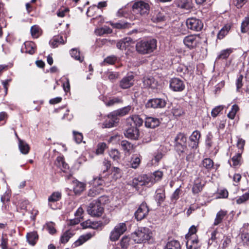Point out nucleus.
<instances>
[{
    "instance_id": "nucleus-1",
    "label": "nucleus",
    "mask_w": 249,
    "mask_h": 249,
    "mask_svg": "<svg viewBox=\"0 0 249 249\" xmlns=\"http://www.w3.org/2000/svg\"><path fill=\"white\" fill-rule=\"evenodd\" d=\"M187 137L184 133H178L174 139V148L178 154L182 158L186 157L188 161L193 160L194 154L186 145Z\"/></svg>"
},
{
    "instance_id": "nucleus-2",
    "label": "nucleus",
    "mask_w": 249,
    "mask_h": 249,
    "mask_svg": "<svg viewBox=\"0 0 249 249\" xmlns=\"http://www.w3.org/2000/svg\"><path fill=\"white\" fill-rule=\"evenodd\" d=\"M157 43V40L154 38L142 40L136 43V51L142 54H149L156 49Z\"/></svg>"
},
{
    "instance_id": "nucleus-3",
    "label": "nucleus",
    "mask_w": 249,
    "mask_h": 249,
    "mask_svg": "<svg viewBox=\"0 0 249 249\" xmlns=\"http://www.w3.org/2000/svg\"><path fill=\"white\" fill-rule=\"evenodd\" d=\"M107 200V196H102L97 200L93 201L87 207V211L88 214L94 217L101 216L104 210L102 204L105 203Z\"/></svg>"
},
{
    "instance_id": "nucleus-4",
    "label": "nucleus",
    "mask_w": 249,
    "mask_h": 249,
    "mask_svg": "<svg viewBox=\"0 0 249 249\" xmlns=\"http://www.w3.org/2000/svg\"><path fill=\"white\" fill-rule=\"evenodd\" d=\"M152 236V233L149 229L143 228L132 234L134 242L139 244L148 241Z\"/></svg>"
},
{
    "instance_id": "nucleus-5",
    "label": "nucleus",
    "mask_w": 249,
    "mask_h": 249,
    "mask_svg": "<svg viewBox=\"0 0 249 249\" xmlns=\"http://www.w3.org/2000/svg\"><path fill=\"white\" fill-rule=\"evenodd\" d=\"M132 8L135 13L139 14L142 16H145L149 14L150 5L147 2L139 0L134 3Z\"/></svg>"
},
{
    "instance_id": "nucleus-6",
    "label": "nucleus",
    "mask_w": 249,
    "mask_h": 249,
    "mask_svg": "<svg viewBox=\"0 0 249 249\" xmlns=\"http://www.w3.org/2000/svg\"><path fill=\"white\" fill-rule=\"evenodd\" d=\"M126 230L127 226L125 223H120L117 224L110 233V240L112 242L117 241Z\"/></svg>"
},
{
    "instance_id": "nucleus-7",
    "label": "nucleus",
    "mask_w": 249,
    "mask_h": 249,
    "mask_svg": "<svg viewBox=\"0 0 249 249\" xmlns=\"http://www.w3.org/2000/svg\"><path fill=\"white\" fill-rule=\"evenodd\" d=\"M200 41V39L199 37L195 35L187 36L183 39L184 45L190 50L194 49L197 47Z\"/></svg>"
},
{
    "instance_id": "nucleus-8",
    "label": "nucleus",
    "mask_w": 249,
    "mask_h": 249,
    "mask_svg": "<svg viewBox=\"0 0 249 249\" xmlns=\"http://www.w3.org/2000/svg\"><path fill=\"white\" fill-rule=\"evenodd\" d=\"M186 24L187 28L190 30L199 31L203 27L202 21L196 18H189L186 20Z\"/></svg>"
},
{
    "instance_id": "nucleus-9",
    "label": "nucleus",
    "mask_w": 249,
    "mask_h": 249,
    "mask_svg": "<svg viewBox=\"0 0 249 249\" xmlns=\"http://www.w3.org/2000/svg\"><path fill=\"white\" fill-rule=\"evenodd\" d=\"M166 101L162 98H153L148 100L145 104V107L147 108H160L165 107Z\"/></svg>"
},
{
    "instance_id": "nucleus-10",
    "label": "nucleus",
    "mask_w": 249,
    "mask_h": 249,
    "mask_svg": "<svg viewBox=\"0 0 249 249\" xmlns=\"http://www.w3.org/2000/svg\"><path fill=\"white\" fill-rule=\"evenodd\" d=\"M124 134L125 137L131 140H138L140 136L139 129L131 123L130 126L125 130Z\"/></svg>"
},
{
    "instance_id": "nucleus-11",
    "label": "nucleus",
    "mask_w": 249,
    "mask_h": 249,
    "mask_svg": "<svg viewBox=\"0 0 249 249\" xmlns=\"http://www.w3.org/2000/svg\"><path fill=\"white\" fill-rule=\"evenodd\" d=\"M149 209L145 202H142L135 213V216L138 221H140L147 215Z\"/></svg>"
},
{
    "instance_id": "nucleus-12",
    "label": "nucleus",
    "mask_w": 249,
    "mask_h": 249,
    "mask_svg": "<svg viewBox=\"0 0 249 249\" xmlns=\"http://www.w3.org/2000/svg\"><path fill=\"white\" fill-rule=\"evenodd\" d=\"M170 88L174 91H181L184 89L185 85L181 80L174 78L170 80Z\"/></svg>"
},
{
    "instance_id": "nucleus-13",
    "label": "nucleus",
    "mask_w": 249,
    "mask_h": 249,
    "mask_svg": "<svg viewBox=\"0 0 249 249\" xmlns=\"http://www.w3.org/2000/svg\"><path fill=\"white\" fill-rule=\"evenodd\" d=\"M186 247L187 249H198L201 246L197 235L186 237Z\"/></svg>"
},
{
    "instance_id": "nucleus-14",
    "label": "nucleus",
    "mask_w": 249,
    "mask_h": 249,
    "mask_svg": "<svg viewBox=\"0 0 249 249\" xmlns=\"http://www.w3.org/2000/svg\"><path fill=\"white\" fill-rule=\"evenodd\" d=\"M150 181V179L149 178L148 176L143 175L134 178L132 181V185L134 187H137L138 186L147 185Z\"/></svg>"
},
{
    "instance_id": "nucleus-15",
    "label": "nucleus",
    "mask_w": 249,
    "mask_h": 249,
    "mask_svg": "<svg viewBox=\"0 0 249 249\" xmlns=\"http://www.w3.org/2000/svg\"><path fill=\"white\" fill-rule=\"evenodd\" d=\"M134 76L133 75H127L124 77L120 82V86L123 89L130 88L134 84Z\"/></svg>"
},
{
    "instance_id": "nucleus-16",
    "label": "nucleus",
    "mask_w": 249,
    "mask_h": 249,
    "mask_svg": "<svg viewBox=\"0 0 249 249\" xmlns=\"http://www.w3.org/2000/svg\"><path fill=\"white\" fill-rule=\"evenodd\" d=\"M160 124V120L156 118L146 117L145 121V125L146 127L154 128L158 126Z\"/></svg>"
},
{
    "instance_id": "nucleus-17",
    "label": "nucleus",
    "mask_w": 249,
    "mask_h": 249,
    "mask_svg": "<svg viewBox=\"0 0 249 249\" xmlns=\"http://www.w3.org/2000/svg\"><path fill=\"white\" fill-rule=\"evenodd\" d=\"M107 117L109 120L106 121L103 124L104 127L105 128H111L113 127L116 124L119 122V118L117 116H112L111 112L107 115Z\"/></svg>"
},
{
    "instance_id": "nucleus-18",
    "label": "nucleus",
    "mask_w": 249,
    "mask_h": 249,
    "mask_svg": "<svg viewBox=\"0 0 249 249\" xmlns=\"http://www.w3.org/2000/svg\"><path fill=\"white\" fill-rule=\"evenodd\" d=\"M131 107L127 106L124 107L114 110L111 112V115L114 116L123 117L128 114L131 110Z\"/></svg>"
},
{
    "instance_id": "nucleus-19",
    "label": "nucleus",
    "mask_w": 249,
    "mask_h": 249,
    "mask_svg": "<svg viewBox=\"0 0 249 249\" xmlns=\"http://www.w3.org/2000/svg\"><path fill=\"white\" fill-rule=\"evenodd\" d=\"M165 15L163 11H155L152 16L151 20L155 23L162 22L165 20Z\"/></svg>"
},
{
    "instance_id": "nucleus-20",
    "label": "nucleus",
    "mask_w": 249,
    "mask_h": 249,
    "mask_svg": "<svg viewBox=\"0 0 249 249\" xmlns=\"http://www.w3.org/2000/svg\"><path fill=\"white\" fill-rule=\"evenodd\" d=\"M132 39L130 37H126L120 40L117 43V47L120 50H125L132 43Z\"/></svg>"
},
{
    "instance_id": "nucleus-21",
    "label": "nucleus",
    "mask_w": 249,
    "mask_h": 249,
    "mask_svg": "<svg viewBox=\"0 0 249 249\" xmlns=\"http://www.w3.org/2000/svg\"><path fill=\"white\" fill-rule=\"evenodd\" d=\"M54 164L57 167L60 168L63 172H66V170L69 168V165L65 162L64 158L63 157L59 156L57 157Z\"/></svg>"
},
{
    "instance_id": "nucleus-22",
    "label": "nucleus",
    "mask_w": 249,
    "mask_h": 249,
    "mask_svg": "<svg viewBox=\"0 0 249 249\" xmlns=\"http://www.w3.org/2000/svg\"><path fill=\"white\" fill-rule=\"evenodd\" d=\"M120 145L125 153L130 154L134 148L133 144L126 140L121 141Z\"/></svg>"
},
{
    "instance_id": "nucleus-23",
    "label": "nucleus",
    "mask_w": 249,
    "mask_h": 249,
    "mask_svg": "<svg viewBox=\"0 0 249 249\" xmlns=\"http://www.w3.org/2000/svg\"><path fill=\"white\" fill-rule=\"evenodd\" d=\"M24 48L25 49V52L30 54H33L36 50V45L35 43L32 41H26L24 43Z\"/></svg>"
},
{
    "instance_id": "nucleus-24",
    "label": "nucleus",
    "mask_w": 249,
    "mask_h": 249,
    "mask_svg": "<svg viewBox=\"0 0 249 249\" xmlns=\"http://www.w3.org/2000/svg\"><path fill=\"white\" fill-rule=\"evenodd\" d=\"M204 184H202L199 179L195 180L194 185L192 187V192L193 194H197L201 192Z\"/></svg>"
},
{
    "instance_id": "nucleus-25",
    "label": "nucleus",
    "mask_w": 249,
    "mask_h": 249,
    "mask_svg": "<svg viewBox=\"0 0 249 249\" xmlns=\"http://www.w3.org/2000/svg\"><path fill=\"white\" fill-rule=\"evenodd\" d=\"M128 123H131L133 125L138 127H140L143 124V120L138 115H133L128 119Z\"/></svg>"
},
{
    "instance_id": "nucleus-26",
    "label": "nucleus",
    "mask_w": 249,
    "mask_h": 249,
    "mask_svg": "<svg viewBox=\"0 0 249 249\" xmlns=\"http://www.w3.org/2000/svg\"><path fill=\"white\" fill-rule=\"evenodd\" d=\"M143 83L146 88L154 89L157 86V82L152 77H145L143 78Z\"/></svg>"
},
{
    "instance_id": "nucleus-27",
    "label": "nucleus",
    "mask_w": 249,
    "mask_h": 249,
    "mask_svg": "<svg viewBox=\"0 0 249 249\" xmlns=\"http://www.w3.org/2000/svg\"><path fill=\"white\" fill-rule=\"evenodd\" d=\"M66 41H65L62 36H54L50 41V44L53 48L57 47L58 46L61 44H64L65 43Z\"/></svg>"
},
{
    "instance_id": "nucleus-28",
    "label": "nucleus",
    "mask_w": 249,
    "mask_h": 249,
    "mask_svg": "<svg viewBox=\"0 0 249 249\" xmlns=\"http://www.w3.org/2000/svg\"><path fill=\"white\" fill-rule=\"evenodd\" d=\"M26 237L28 243L30 245L34 246L38 240V236L36 231H33L28 233Z\"/></svg>"
},
{
    "instance_id": "nucleus-29",
    "label": "nucleus",
    "mask_w": 249,
    "mask_h": 249,
    "mask_svg": "<svg viewBox=\"0 0 249 249\" xmlns=\"http://www.w3.org/2000/svg\"><path fill=\"white\" fill-rule=\"evenodd\" d=\"M18 147L20 151L23 154H27L29 152V145L20 138H18Z\"/></svg>"
},
{
    "instance_id": "nucleus-30",
    "label": "nucleus",
    "mask_w": 249,
    "mask_h": 249,
    "mask_svg": "<svg viewBox=\"0 0 249 249\" xmlns=\"http://www.w3.org/2000/svg\"><path fill=\"white\" fill-rule=\"evenodd\" d=\"M92 235L90 233H88L84 235H82L80 236L78 240H77L74 243V245L75 247L79 246L82 245L84 243L86 242L87 240L91 238Z\"/></svg>"
},
{
    "instance_id": "nucleus-31",
    "label": "nucleus",
    "mask_w": 249,
    "mask_h": 249,
    "mask_svg": "<svg viewBox=\"0 0 249 249\" xmlns=\"http://www.w3.org/2000/svg\"><path fill=\"white\" fill-rule=\"evenodd\" d=\"M165 198V195L164 191L161 189L157 190L155 196V199L157 201L159 206L164 201Z\"/></svg>"
},
{
    "instance_id": "nucleus-32",
    "label": "nucleus",
    "mask_w": 249,
    "mask_h": 249,
    "mask_svg": "<svg viewBox=\"0 0 249 249\" xmlns=\"http://www.w3.org/2000/svg\"><path fill=\"white\" fill-rule=\"evenodd\" d=\"M164 249H181L180 243L176 240L168 241Z\"/></svg>"
},
{
    "instance_id": "nucleus-33",
    "label": "nucleus",
    "mask_w": 249,
    "mask_h": 249,
    "mask_svg": "<svg viewBox=\"0 0 249 249\" xmlns=\"http://www.w3.org/2000/svg\"><path fill=\"white\" fill-rule=\"evenodd\" d=\"M201 165L208 171H209L213 168L214 163L210 158H205L202 161Z\"/></svg>"
},
{
    "instance_id": "nucleus-34",
    "label": "nucleus",
    "mask_w": 249,
    "mask_h": 249,
    "mask_svg": "<svg viewBox=\"0 0 249 249\" xmlns=\"http://www.w3.org/2000/svg\"><path fill=\"white\" fill-rule=\"evenodd\" d=\"M177 6L183 9H189L191 6L189 0H178L176 2Z\"/></svg>"
},
{
    "instance_id": "nucleus-35",
    "label": "nucleus",
    "mask_w": 249,
    "mask_h": 249,
    "mask_svg": "<svg viewBox=\"0 0 249 249\" xmlns=\"http://www.w3.org/2000/svg\"><path fill=\"white\" fill-rule=\"evenodd\" d=\"M227 214V212L224 211H220L218 212L215 218L213 225L216 226L221 223L224 217Z\"/></svg>"
},
{
    "instance_id": "nucleus-36",
    "label": "nucleus",
    "mask_w": 249,
    "mask_h": 249,
    "mask_svg": "<svg viewBox=\"0 0 249 249\" xmlns=\"http://www.w3.org/2000/svg\"><path fill=\"white\" fill-rule=\"evenodd\" d=\"M232 52V51L231 49H227L222 50L220 52L219 54L217 56L216 59H226L229 57Z\"/></svg>"
},
{
    "instance_id": "nucleus-37",
    "label": "nucleus",
    "mask_w": 249,
    "mask_h": 249,
    "mask_svg": "<svg viewBox=\"0 0 249 249\" xmlns=\"http://www.w3.org/2000/svg\"><path fill=\"white\" fill-rule=\"evenodd\" d=\"M107 6V1H104L99 2L97 5H93L92 6H90L87 10V14L88 16L91 17L92 15L90 14V11L93 10L95 7H97L98 9H101L102 8L106 7Z\"/></svg>"
},
{
    "instance_id": "nucleus-38",
    "label": "nucleus",
    "mask_w": 249,
    "mask_h": 249,
    "mask_svg": "<svg viewBox=\"0 0 249 249\" xmlns=\"http://www.w3.org/2000/svg\"><path fill=\"white\" fill-rule=\"evenodd\" d=\"M103 190L101 188L94 187L90 189L88 193V196L90 197H95L100 195Z\"/></svg>"
},
{
    "instance_id": "nucleus-39",
    "label": "nucleus",
    "mask_w": 249,
    "mask_h": 249,
    "mask_svg": "<svg viewBox=\"0 0 249 249\" xmlns=\"http://www.w3.org/2000/svg\"><path fill=\"white\" fill-rule=\"evenodd\" d=\"M74 183L76 185L73 187V191L75 194H79L84 190L85 188V184L84 183L77 180Z\"/></svg>"
},
{
    "instance_id": "nucleus-40",
    "label": "nucleus",
    "mask_w": 249,
    "mask_h": 249,
    "mask_svg": "<svg viewBox=\"0 0 249 249\" xmlns=\"http://www.w3.org/2000/svg\"><path fill=\"white\" fill-rule=\"evenodd\" d=\"M71 57L74 58L76 60H79L80 62H82L84 57L80 55L79 51L76 49H72L70 52Z\"/></svg>"
},
{
    "instance_id": "nucleus-41",
    "label": "nucleus",
    "mask_w": 249,
    "mask_h": 249,
    "mask_svg": "<svg viewBox=\"0 0 249 249\" xmlns=\"http://www.w3.org/2000/svg\"><path fill=\"white\" fill-rule=\"evenodd\" d=\"M106 174L104 175L103 173L99 175L98 177L93 178V183L94 185L101 186L104 183V178H105Z\"/></svg>"
},
{
    "instance_id": "nucleus-42",
    "label": "nucleus",
    "mask_w": 249,
    "mask_h": 249,
    "mask_svg": "<svg viewBox=\"0 0 249 249\" xmlns=\"http://www.w3.org/2000/svg\"><path fill=\"white\" fill-rule=\"evenodd\" d=\"M72 235L73 234L70 230L66 231L61 237V243L62 244L66 243L67 242H68L70 238L72 236Z\"/></svg>"
},
{
    "instance_id": "nucleus-43",
    "label": "nucleus",
    "mask_w": 249,
    "mask_h": 249,
    "mask_svg": "<svg viewBox=\"0 0 249 249\" xmlns=\"http://www.w3.org/2000/svg\"><path fill=\"white\" fill-rule=\"evenodd\" d=\"M61 198V193L59 192L53 193L49 197V202H55L59 201Z\"/></svg>"
},
{
    "instance_id": "nucleus-44",
    "label": "nucleus",
    "mask_w": 249,
    "mask_h": 249,
    "mask_svg": "<svg viewBox=\"0 0 249 249\" xmlns=\"http://www.w3.org/2000/svg\"><path fill=\"white\" fill-rule=\"evenodd\" d=\"M123 100L118 97H114L110 99L108 102L106 103V105L107 107L112 106L115 104L122 103Z\"/></svg>"
},
{
    "instance_id": "nucleus-45",
    "label": "nucleus",
    "mask_w": 249,
    "mask_h": 249,
    "mask_svg": "<svg viewBox=\"0 0 249 249\" xmlns=\"http://www.w3.org/2000/svg\"><path fill=\"white\" fill-rule=\"evenodd\" d=\"M230 29V26H228V25L225 26L219 32V33L217 35V38L219 39H222L228 34Z\"/></svg>"
},
{
    "instance_id": "nucleus-46",
    "label": "nucleus",
    "mask_w": 249,
    "mask_h": 249,
    "mask_svg": "<svg viewBox=\"0 0 249 249\" xmlns=\"http://www.w3.org/2000/svg\"><path fill=\"white\" fill-rule=\"evenodd\" d=\"M249 18L248 17H246L244 21H243L241 26V31L243 33L247 32L249 30Z\"/></svg>"
},
{
    "instance_id": "nucleus-47",
    "label": "nucleus",
    "mask_w": 249,
    "mask_h": 249,
    "mask_svg": "<svg viewBox=\"0 0 249 249\" xmlns=\"http://www.w3.org/2000/svg\"><path fill=\"white\" fill-rule=\"evenodd\" d=\"M172 113L174 116L180 117L184 114V111L180 106H177L173 108Z\"/></svg>"
},
{
    "instance_id": "nucleus-48",
    "label": "nucleus",
    "mask_w": 249,
    "mask_h": 249,
    "mask_svg": "<svg viewBox=\"0 0 249 249\" xmlns=\"http://www.w3.org/2000/svg\"><path fill=\"white\" fill-rule=\"evenodd\" d=\"M110 157L114 160L118 161L120 159V153L117 149H112L109 153Z\"/></svg>"
},
{
    "instance_id": "nucleus-49",
    "label": "nucleus",
    "mask_w": 249,
    "mask_h": 249,
    "mask_svg": "<svg viewBox=\"0 0 249 249\" xmlns=\"http://www.w3.org/2000/svg\"><path fill=\"white\" fill-rule=\"evenodd\" d=\"M181 190L180 188H178L174 191L171 196V202L175 203L177 200L179 198Z\"/></svg>"
},
{
    "instance_id": "nucleus-50",
    "label": "nucleus",
    "mask_w": 249,
    "mask_h": 249,
    "mask_svg": "<svg viewBox=\"0 0 249 249\" xmlns=\"http://www.w3.org/2000/svg\"><path fill=\"white\" fill-rule=\"evenodd\" d=\"M241 158V154L238 152L235 156H234L231 160L232 161V166L236 167L240 164V160Z\"/></svg>"
},
{
    "instance_id": "nucleus-51",
    "label": "nucleus",
    "mask_w": 249,
    "mask_h": 249,
    "mask_svg": "<svg viewBox=\"0 0 249 249\" xmlns=\"http://www.w3.org/2000/svg\"><path fill=\"white\" fill-rule=\"evenodd\" d=\"M239 110V107L237 105H234L232 106V108L230 112L228 114V117L231 119H233L235 114Z\"/></svg>"
},
{
    "instance_id": "nucleus-52",
    "label": "nucleus",
    "mask_w": 249,
    "mask_h": 249,
    "mask_svg": "<svg viewBox=\"0 0 249 249\" xmlns=\"http://www.w3.org/2000/svg\"><path fill=\"white\" fill-rule=\"evenodd\" d=\"M141 160L140 158L136 156H134L131 160V167L136 169L140 165Z\"/></svg>"
},
{
    "instance_id": "nucleus-53",
    "label": "nucleus",
    "mask_w": 249,
    "mask_h": 249,
    "mask_svg": "<svg viewBox=\"0 0 249 249\" xmlns=\"http://www.w3.org/2000/svg\"><path fill=\"white\" fill-rule=\"evenodd\" d=\"M130 238L127 236H124L120 241V246L122 248L126 249L129 245Z\"/></svg>"
},
{
    "instance_id": "nucleus-54",
    "label": "nucleus",
    "mask_w": 249,
    "mask_h": 249,
    "mask_svg": "<svg viewBox=\"0 0 249 249\" xmlns=\"http://www.w3.org/2000/svg\"><path fill=\"white\" fill-rule=\"evenodd\" d=\"M200 136L201 134L200 132L197 130H196L193 132V133L190 137L189 139L190 141L199 142Z\"/></svg>"
},
{
    "instance_id": "nucleus-55",
    "label": "nucleus",
    "mask_w": 249,
    "mask_h": 249,
    "mask_svg": "<svg viewBox=\"0 0 249 249\" xmlns=\"http://www.w3.org/2000/svg\"><path fill=\"white\" fill-rule=\"evenodd\" d=\"M55 224L53 222H50L46 224V229L50 234H54L56 231L54 228Z\"/></svg>"
},
{
    "instance_id": "nucleus-56",
    "label": "nucleus",
    "mask_w": 249,
    "mask_h": 249,
    "mask_svg": "<svg viewBox=\"0 0 249 249\" xmlns=\"http://www.w3.org/2000/svg\"><path fill=\"white\" fill-rule=\"evenodd\" d=\"M249 199V193L247 192L244 195L240 196L236 200V203L238 204H241Z\"/></svg>"
},
{
    "instance_id": "nucleus-57",
    "label": "nucleus",
    "mask_w": 249,
    "mask_h": 249,
    "mask_svg": "<svg viewBox=\"0 0 249 249\" xmlns=\"http://www.w3.org/2000/svg\"><path fill=\"white\" fill-rule=\"evenodd\" d=\"M73 134L76 142L80 143L83 140L82 134L75 131H73Z\"/></svg>"
},
{
    "instance_id": "nucleus-58",
    "label": "nucleus",
    "mask_w": 249,
    "mask_h": 249,
    "mask_svg": "<svg viewBox=\"0 0 249 249\" xmlns=\"http://www.w3.org/2000/svg\"><path fill=\"white\" fill-rule=\"evenodd\" d=\"M106 147L107 145L104 142L99 143L96 149V154L98 155L103 154Z\"/></svg>"
},
{
    "instance_id": "nucleus-59",
    "label": "nucleus",
    "mask_w": 249,
    "mask_h": 249,
    "mask_svg": "<svg viewBox=\"0 0 249 249\" xmlns=\"http://www.w3.org/2000/svg\"><path fill=\"white\" fill-rule=\"evenodd\" d=\"M32 36L34 37H37L39 36V28L37 26H33L31 28Z\"/></svg>"
},
{
    "instance_id": "nucleus-60",
    "label": "nucleus",
    "mask_w": 249,
    "mask_h": 249,
    "mask_svg": "<svg viewBox=\"0 0 249 249\" xmlns=\"http://www.w3.org/2000/svg\"><path fill=\"white\" fill-rule=\"evenodd\" d=\"M117 57L114 55L109 56L104 60V62L109 64H114L117 61Z\"/></svg>"
},
{
    "instance_id": "nucleus-61",
    "label": "nucleus",
    "mask_w": 249,
    "mask_h": 249,
    "mask_svg": "<svg viewBox=\"0 0 249 249\" xmlns=\"http://www.w3.org/2000/svg\"><path fill=\"white\" fill-rule=\"evenodd\" d=\"M197 231V230L196 229V227L194 225L192 226L189 230L188 233L186 235V237H189L191 236H193L194 235H196V233Z\"/></svg>"
},
{
    "instance_id": "nucleus-62",
    "label": "nucleus",
    "mask_w": 249,
    "mask_h": 249,
    "mask_svg": "<svg viewBox=\"0 0 249 249\" xmlns=\"http://www.w3.org/2000/svg\"><path fill=\"white\" fill-rule=\"evenodd\" d=\"M153 176L155 181H159L163 176V173L160 171H156L154 172Z\"/></svg>"
},
{
    "instance_id": "nucleus-63",
    "label": "nucleus",
    "mask_w": 249,
    "mask_h": 249,
    "mask_svg": "<svg viewBox=\"0 0 249 249\" xmlns=\"http://www.w3.org/2000/svg\"><path fill=\"white\" fill-rule=\"evenodd\" d=\"M112 172L114 174V176H115L116 178L121 177V170L120 168L118 167H113L112 169Z\"/></svg>"
},
{
    "instance_id": "nucleus-64",
    "label": "nucleus",
    "mask_w": 249,
    "mask_h": 249,
    "mask_svg": "<svg viewBox=\"0 0 249 249\" xmlns=\"http://www.w3.org/2000/svg\"><path fill=\"white\" fill-rule=\"evenodd\" d=\"M223 107L218 106L213 108L211 112L212 116L213 117H216L218 114L222 110Z\"/></svg>"
}]
</instances>
